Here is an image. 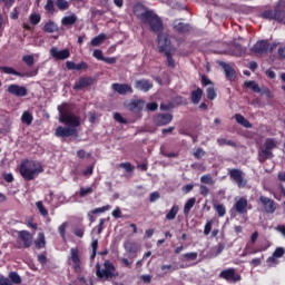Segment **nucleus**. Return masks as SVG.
Listing matches in <instances>:
<instances>
[{
	"label": "nucleus",
	"instance_id": "obj_45",
	"mask_svg": "<svg viewBox=\"0 0 285 285\" xmlns=\"http://www.w3.org/2000/svg\"><path fill=\"white\" fill-rule=\"evenodd\" d=\"M36 206L40 213V215H42V217H47L48 215V209H46V207L43 206V202L39 200L36 203Z\"/></svg>",
	"mask_w": 285,
	"mask_h": 285
},
{
	"label": "nucleus",
	"instance_id": "obj_6",
	"mask_svg": "<svg viewBox=\"0 0 285 285\" xmlns=\"http://www.w3.org/2000/svg\"><path fill=\"white\" fill-rule=\"evenodd\" d=\"M277 148V140L273 138H267L263 145V148L258 150V161L259 164H265L267 159H273V150Z\"/></svg>",
	"mask_w": 285,
	"mask_h": 285
},
{
	"label": "nucleus",
	"instance_id": "obj_27",
	"mask_svg": "<svg viewBox=\"0 0 285 285\" xmlns=\"http://www.w3.org/2000/svg\"><path fill=\"white\" fill-rule=\"evenodd\" d=\"M35 246L38 250H41V248H46V234H43V232H40L38 234V237L35 240Z\"/></svg>",
	"mask_w": 285,
	"mask_h": 285
},
{
	"label": "nucleus",
	"instance_id": "obj_38",
	"mask_svg": "<svg viewBox=\"0 0 285 285\" xmlns=\"http://www.w3.org/2000/svg\"><path fill=\"white\" fill-rule=\"evenodd\" d=\"M9 281L11 282V284L19 285V284H21V276L17 272H10L9 273Z\"/></svg>",
	"mask_w": 285,
	"mask_h": 285
},
{
	"label": "nucleus",
	"instance_id": "obj_23",
	"mask_svg": "<svg viewBox=\"0 0 285 285\" xmlns=\"http://www.w3.org/2000/svg\"><path fill=\"white\" fill-rule=\"evenodd\" d=\"M174 30L178 32L179 35H186V32H190L191 27L188 23L184 22H174Z\"/></svg>",
	"mask_w": 285,
	"mask_h": 285
},
{
	"label": "nucleus",
	"instance_id": "obj_43",
	"mask_svg": "<svg viewBox=\"0 0 285 285\" xmlns=\"http://www.w3.org/2000/svg\"><path fill=\"white\" fill-rule=\"evenodd\" d=\"M200 183L207 184L208 186H213V184H215V180L213 179V176H210V174H207L200 177Z\"/></svg>",
	"mask_w": 285,
	"mask_h": 285
},
{
	"label": "nucleus",
	"instance_id": "obj_51",
	"mask_svg": "<svg viewBox=\"0 0 285 285\" xmlns=\"http://www.w3.org/2000/svg\"><path fill=\"white\" fill-rule=\"evenodd\" d=\"M73 235H76V237H80L82 238L83 235H86V227L81 226V227H76L73 229Z\"/></svg>",
	"mask_w": 285,
	"mask_h": 285
},
{
	"label": "nucleus",
	"instance_id": "obj_22",
	"mask_svg": "<svg viewBox=\"0 0 285 285\" xmlns=\"http://www.w3.org/2000/svg\"><path fill=\"white\" fill-rule=\"evenodd\" d=\"M0 70L4 72V75H14L16 77H32V73L20 72L14 70L12 67H1Z\"/></svg>",
	"mask_w": 285,
	"mask_h": 285
},
{
	"label": "nucleus",
	"instance_id": "obj_31",
	"mask_svg": "<svg viewBox=\"0 0 285 285\" xmlns=\"http://www.w3.org/2000/svg\"><path fill=\"white\" fill-rule=\"evenodd\" d=\"M177 213H179V205H174L170 210L166 214V219L173 222L177 217Z\"/></svg>",
	"mask_w": 285,
	"mask_h": 285
},
{
	"label": "nucleus",
	"instance_id": "obj_64",
	"mask_svg": "<svg viewBox=\"0 0 285 285\" xmlns=\"http://www.w3.org/2000/svg\"><path fill=\"white\" fill-rule=\"evenodd\" d=\"M146 108H147V110L155 112V110H157V108H159V105H157V102H149V104H147Z\"/></svg>",
	"mask_w": 285,
	"mask_h": 285
},
{
	"label": "nucleus",
	"instance_id": "obj_35",
	"mask_svg": "<svg viewBox=\"0 0 285 285\" xmlns=\"http://www.w3.org/2000/svg\"><path fill=\"white\" fill-rule=\"evenodd\" d=\"M104 41H106V33H99L91 40V46L94 47L101 46Z\"/></svg>",
	"mask_w": 285,
	"mask_h": 285
},
{
	"label": "nucleus",
	"instance_id": "obj_1",
	"mask_svg": "<svg viewBox=\"0 0 285 285\" xmlns=\"http://www.w3.org/2000/svg\"><path fill=\"white\" fill-rule=\"evenodd\" d=\"M144 22L148 23L151 32L158 33V50L164 52L167 58L168 68H175V59L170 52V38L164 32V22L155 11L144 7Z\"/></svg>",
	"mask_w": 285,
	"mask_h": 285
},
{
	"label": "nucleus",
	"instance_id": "obj_54",
	"mask_svg": "<svg viewBox=\"0 0 285 285\" xmlns=\"http://www.w3.org/2000/svg\"><path fill=\"white\" fill-rule=\"evenodd\" d=\"M114 119L118 124H128V120L126 118L121 117V114H119V112L114 114Z\"/></svg>",
	"mask_w": 285,
	"mask_h": 285
},
{
	"label": "nucleus",
	"instance_id": "obj_17",
	"mask_svg": "<svg viewBox=\"0 0 285 285\" xmlns=\"http://www.w3.org/2000/svg\"><path fill=\"white\" fill-rule=\"evenodd\" d=\"M173 121L171 114H158L154 117V124L156 126H168Z\"/></svg>",
	"mask_w": 285,
	"mask_h": 285
},
{
	"label": "nucleus",
	"instance_id": "obj_20",
	"mask_svg": "<svg viewBox=\"0 0 285 285\" xmlns=\"http://www.w3.org/2000/svg\"><path fill=\"white\" fill-rule=\"evenodd\" d=\"M125 250L129 254V259H134L139 253V245L137 243L127 242L125 243Z\"/></svg>",
	"mask_w": 285,
	"mask_h": 285
},
{
	"label": "nucleus",
	"instance_id": "obj_29",
	"mask_svg": "<svg viewBox=\"0 0 285 285\" xmlns=\"http://www.w3.org/2000/svg\"><path fill=\"white\" fill-rule=\"evenodd\" d=\"M43 32L52 33L59 30V27L56 24L55 21L49 20L42 28Z\"/></svg>",
	"mask_w": 285,
	"mask_h": 285
},
{
	"label": "nucleus",
	"instance_id": "obj_47",
	"mask_svg": "<svg viewBox=\"0 0 285 285\" xmlns=\"http://www.w3.org/2000/svg\"><path fill=\"white\" fill-rule=\"evenodd\" d=\"M118 166L119 168L126 170V173H132L135 170V166H132L130 163H120Z\"/></svg>",
	"mask_w": 285,
	"mask_h": 285
},
{
	"label": "nucleus",
	"instance_id": "obj_33",
	"mask_svg": "<svg viewBox=\"0 0 285 285\" xmlns=\"http://www.w3.org/2000/svg\"><path fill=\"white\" fill-rule=\"evenodd\" d=\"M134 14L137 17V19H140V21H144V4H136L134 7Z\"/></svg>",
	"mask_w": 285,
	"mask_h": 285
},
{
	"label": "nucleus",
	"instance_id": "obj_13",
	"mask_svg": "<svg viewBox=\"0 0 285 285\" xmlns=\"http://www.w3.org/2000/svg\"><path fill=\"white\" fill-rule=\"evenodd\" d=\"M124 107L127 108V110H130V112H139L144 108V100L139 99H132L131 101H125Z\"/></svg>",
	"mask_w": 285,
	"mask_h": 285
},
{
	"label": "nucleus",
	"instance_id": "obj_10",
	"mask_svg": "<svg viewBox=\"0 0 285 285\" xmlns=\"http://www.w3.org/2000/svg\"><path fill=\"white\" fill-rule=\"evenodd\" d=\"M7 91L13 97H28V88L17 83L9 85Z\"/></svg>",
	"mask_w": 285,
	"mask_h": 285
},
{
	"label": "nucleus",
	"instance_id": "obj_26",
	"mask_svg": "<svg viewBox=\"0 0 285 285\" xmlns=\"http://www.w3.org/2000/svg\"><path fill=\"white\" fill-rule=\"evenodd\" d=\"M202 97H204V90L202 88H197L196 90L191 91L190 99L195 106L202 101Z\"/></svg>",
	"mask_w": 285,
	"mask_h": 285
},
{
	"label": "nucleus",
	"instance_id": "obj_58",
	"mask_svg": "<svg viewBox=\"0 0 285 285\" xmlns=\"http://www.w3.org/2000/svg\"><path fill=\"white\" fill-rule=\"evenodd\" d=\"M210 230H213V220H208L204 228V235H210Z\"/></svg>",
	"mask_w": 285,
	"mask_h": 285
},
{
	"label": "nucleus",
	"instance_id": "obj_59",
	"mask_svg": "<svg viewBox=\"0 0 285 285\" xmlns=\"http://www.w3.org/2000/svg\"><path fill=\"white\" fill-rule=\"evenodd\" d=\"M199 193L203 197H208V195L210 194V189H208L205 185H200Z\"/></svg>",
	"mask_w": 285,
	"mask_h": 285
},
{
	"label": "nucleus",
	"instance_id": "obj_61",
	"mask_svg": "<svg viewBox=\"0 0 285 285\" xmlns=\"http://www.w3.org/2000/svg\"><path fill=\"white\" fill-rule=\"evenodd\" d=\"M175 108V104L167 102V104H160V110H173Z\"/></svg>",
	"mask_w": 285,
	"mask_h": 285
},
{
	"label": "nucleus",
	"instance_id": "obj_60",
	"mask_svg": "<svg viewBox=\"0 0 285 285\" xmlns=\"http://www.w3.org/2000/svg\"><path fill=\"white\" fill-rule=\"evenodd\" d=\"M204 155H206V151H204V149H202V148H197L194 151L195 159H200L202 157H204Z\"/></svg>",
	"mask_w": 285,
	"mask_h": 285
},
{
	"label": "nucleus",
	"instance_id": "obj_11",
	"mask_svg": "<svg viewBox=\"0 0 285 285\" xmlns=\"http://www.w3.org/2000/svg\"><path fill=\"white\" fill-rule=\"evenodd\" d=\"M234 209L238 215H246L248 213V199L246 197L238 198L234 204Z\"/></svg>",
	"mask_w": 285,
	"mask_h": 285
},
{
	"label": "nucleus",
	"instance_id": "obj_42",
	"mask_svg": "<svg viewBox=\"0 0 285 285\" xmlns=\"http://www.w3.org/2000/svg\"><path fill=\"white\" fill-rule=\"evenodd\" d=\"M207 92V99L210 101H214V99H217V91L215 90V87H208L206 89Z\"/></svg>",
	"mask_w": 285,
	"mask_h": 285
},
{
	"label": "nucleus",
	"instance_id": "obj_9",
	"mask_svg": "<svg viewBox=\"0 0 285 285\" xmlns=\"http://www.w3.org/2000/svg\"><path fill=\"white\" fill-rule=\"evenodd\" d=\"M259 202L265 213H267L268 215H273V213L277 210V205L275 204V200H273L272 198H268L266 196H261Z\"/></svg>",
	"mask_w": 285,
	"mask_h": 285
},
{
	"label": "nucleus",
	"instance_id": "obj_7",
	"mask_svg": "<svg viewBox=\"0 0 285 285\" xmlns=\"http://www.w3.org/2000/svg\"><path fill=\"white\" fill-rule=\"evenodd\" d=\"M228 175L230 179L235 181L238 188H246V184H248V180L244 178V171H242V169H237V168L229 169Z\"/></svg>",
	"mask_w": 285,
	"mask_h": 285
},
{
	"label": "nucleus",
	"instance_id": "obj_16",
	"mask_svg": "<svg viewBox=\"0 0 285 285\" xmlns=\"http://www.w3.org/2000/svg\"><path fill=\"white\" fill-rule=\"evenodd\" d=\"M50 55L53 59H57L58 61H63V59H69L70 58V50L69 49H63L60 50L57 47H52L50 49Z\"/></svg>",
	"mask_w": 285,
	"mask_h": 285
},
{
	"label": "nucleus",
	"instance_id": "obj_3",
	"mask_svg": "<svg viewBox=\"0 0 285 285\" xmlns=\"http://www.w3.org/2000/svg\"><path fill=\"white\" fill-rule=\"evenodd\" d=\"M19 173L24 181H35L43 173V166L37 160L26 159L21 161Z\"/></svg>",
	"mask_w": 285,
	"mask_h": 285
},
{
	"label": "nucleus",
	"instance_id": "obj_32",
	"mask_svg": "<svg viewBox=\"0 0 285 285\" xmlns=\"http://www.w3.org/2000/svg\"><path fill=\"white\" fill-rule=\"evenodd\" d=\"M245 88H250L253 92H262V88H259V85L255 82V80H248L244 82Z\"/></svg>",
	"mask_w": 285,
	"mask_h": 285
},
{
	"label": "nucleus",
	"instance_id": "obj_15",
	"mask_svg": "<svg viewBox=\"0 0 285 285\" xmlns=\"http://www.w3.org/2000/svg\"><path fill=\"white\" fill-rule=\"evenodd\" d=\"M95 83V78L92 77H80L78 81L73 85V90H83V88H89Z\"/></svg>",
	"mask_w": 285,
	"mask_h": 285
},
{
	"label": "nucleus",
	"instance_id": "obj_19",
	"mask_svg": "<svg viewBox=\"0 0 285 285\" xmlns=\"http://www.w3.org/2000/svg\"><path fill=\"white\" fill-rule=\"evenodd\" d=\"M111 88L115 90V92H118V95H128V92L132 95V87H130L128 83L116 82L111 85Z\"/></svg>",
	"mask_w": 285,
	"mask_h": 285
},
{
	"label": "nucleus",
	"instance_id": "obj_30",
	"mask_svg": "<svg viewBox=\"0 0 285 285\" xmlns=\"http://www.w3.org/2000/svg\"><path fill=\"white\" fill-rule=\"evenodd\" d=\"M197 199L195 197L189 198L184 206V215H190V210H193Z\"/></svg>",
	"mask_w": 285,
	"mask_h": 285
},
{
	"label": "nucleus",
	"instance_id": "obj_4",
	"mask_svg": "<svg viewBox=\"0 0 285 285\" xmlns=\"http://www.w3.org/2000/svg\"><path fill=\"white\" fill-rule=\"evenodd\" d=\"M261 17L268 21H277V23L285 24V0H278L274 6V9L263 11Z\"/></svg>",
	"mask_w": 285,
	"mask_h": 285
},
{
	"label": "nucleus",
	"instance_id": "obj_5",
	"mask_svg": "<svg viewBox=\"0 0 285 285\" xmlns=\"http://www.w3.org/2000/svg\"><path fill=\"white\" fill-rule=\"evenodd\" d=\"M102 266L99 263L96 265V277L98 279H115V277H118L117 267L112 262L105 261Z\"/></svg>",
	"mask_w": 285,
	"mask_h": 285
},
{
	"label": "nucleus",
	"instance_id": "obj_57",
	"mask_svg": "<svg viewBox=\"0 0 285 285\" xmlns=\"http://www.w3.org/2000/svg\"><path fill=\"white\" fill-rule=\"evenodd\" d=\"M259 94L265 95L267 99H273V92H271V89H268V87L262 88Z\"/></svg>",
	"mask_w": 285,
	"mask_h": 285
},
{
	"label": "nucleus",
	"instance_id": "obj_56",
	"mask_svg": "<svg viewBox=\"0 0 285 285\" xmlns=\"http://www.w3.org/2000/svg\"><path fill=\"white\" fill-rule=\"evenodd\" d=\"M262 262H264V255H262V257L259 258H253L249 264L250 266L257 267V266H262Z\"/></svg>",
	"mask_w": 285,
	"mask_h": 285
},
{
	"label": "nucleus",
	"instance_id": "obj_37",
	"mask_svg": "<svg viewBox=\"0 0 285 285\" xmlns=\"http://www.w3.org/2000/svg\"><path fill=\"white\" fill-rule=\"evenodd\" d=\"M217 144L218 146H230L232 148H237V142L228 140L226 138H218Z\"/></svg>",
	"mask_w": 285,
	"mask_h": 285
},
{
	"label": "nucleus",
	"instance_id": "obj_63",
	"mask_svg": "<svg viewBox=\"0 0 285 285\" xmlns=\"http://www.w3.org/2000/svg\"><path fill=\"white\" fill-rule=\"evenodd\" d=\"M75 70H88V62H80V63H76V69Z\"/></svg>",
	"mask_w": 285,
	"mask_h": 285
},
{
	"label": "nucleus",
	"instance_id": "obj_55",
	"mask_svg": "<svg viewBox=\"0 0 285 285\" xmlns=\"http://www.w3.org/2000/svg\"><path fill=\"white\" fill-rule=\"evenodd\" d=\"M284 255H285L284 247H277L273 253V257H276V258L284 257Z\"/></svg>",
	"mask_w": 285,
	"mask_h": 285
},
{
	"label": "nucleus",
	"instance_id": "obj_21",
	"mask_svg": "<svg viewBox=\"0 0 285 285\" xmlns=\"http://www.w3.org/2000/svg\"><path fill=\"white\" fill-rule=\"evenodd\" d=\"M106 210H110V205H106V206L98 207V208L90 210L87 215L90 224H95V222H96V218L94 215H99L101 213H106Z\"/></svg>",
	"mask_w": 285,
	"mask_h": 285
},
{
	"label": "nucleus",
	"instance_id": "obj_18",
	"mask_svg": "<svg viewBox=\"0 0 285 285\" xmlns=\"http://www.w3.org/2000/svg\"><path fill=\"white\" fill-rule=\"evenodd\" d=\"M18 237L23 243V248H30V246H32V244H33V240H32L33 236H32V234H30V232H28V230H20L18 233Z\"/></svg>",
	"mask_w": 285,
	"mask_h": 285
},
{
	"label": "nucleus",
	"instance_id": "obj_48",
	"mask_svg": "<svg viewBox=\"0 0 285 285\" xmlns=\"http://www.w3.org/2000/svg\"><path fill=\"white\" fill-rule=\"evenodd\" d=\"M92 187H81L79 191V197H86L87 195H92Z\"/></svg>",
	"mask_w": 285,
	"mask_h": 285
},
{
	"label": "nucleus",
	"instance_id": "obj_36",
	"mask_svg": "<svg viewBox=\"0 0 285 285\" xmlns=\"http://www.w3.org/2000/svg\"><path fill=\"white\" fill-rule=\"evenodd\" d=\"M33 119L35 118L32 117V114H30V111H23V114L21 116L22 124H26L27 126H30L32 124Z\"/></svg>",
	"mask_w": 285,
	"mask_h": 285
},
{
	"label": "nucleus",
	"instance_id": "obj_44",
	"mask_svg": "<svg viewBox=\"0 0 285 285\" xmlns=\"http://www.w3.org/2000/svg\"><path fill=\"white\" fill-rule=\"evenodd\" d=\"M197 257H198L197 252H190V253L183 254V258L185 259V262H195V259H197Z\"/></svg>",
	"mask_w": 285,
	"mask_h": 285
},
{
	"label": "nucleus",
	"instance_id": "obj_25",
	"mask_svg": "<svg viewBox=\"0 0 285 285\" xmlns=\"http://www.w3.org/2000/svg\"><path fill=\"white\" fill-rule=\"evenodd\" d=\"M77 14L71 13L69 16H65L61 19V24L65 26L66 28L70 27V26H75V23H77Z\"/></svg>",
	"mask_w": 285,
	"mask_h": 285
},
{
	"label": "nucleus",
	"instance_id": "obj_50",
	"mask_svg": "<svg viewBox=\"0 0 285 285\" xmlns=\"http://www.w3.org/2000/svg\"><path fill=\"white\" fill-rule=\"evenodd\" d=\"M46 12H50L51 14L55 13V1L52 0H47V3L45 6Z\"/></svg>",
	"mask_w": 285,
	"mask_h": 285
},
{
	"label": "nucleus",
	"instance_id": "obj_2",
	"mask_svg": "<svg viewBox=\"0 0 285 285\" xmlns=\"http://www.w3.org/2000/svg\"><path fill=\"white\" fill-rule=\"evenodd\" d=\"M58 112L60 115V124H63L67 127H57L55 132L56 137H62L63 139L68 137H77V128L81 126V117L72 114V110H70V105H68L67 102L58 106Z\"/></svg>",
	"mask_w": 285,
	"mask_h": 285
},
{
	"label": "nucleus",
	"instance_id": "obj_24",
	"mask_svg": "<svg viewBox=\"0 0 285 285\" xmlns=\"http://www.w3.org/2000/svg\"><path fill=\"white\" fill-rule=\"evenodd\" d=\"M220 66L224 69L226 79L229 81H235V69H233V67L226 62H220Z\"/></svg>",
	"mask_w": 285,
	"mask_h": 285
},
{
	"label": "nucleus",
	"instance_id": "obj_39",
	"mask_svg": "<svg viewBox=\"0 0 285 285\" xmlns=\"http://www.w3.org/2000/svg\"><path fill=\"white\" fill-rule=\"evenodd\" d=\"M214 209L216 210L218 217H224L226 215V206H224V204H215Z\"/></svg>",
	"mask_w": 285,
	"mask_h": 285
},
{
	"label": "nucleus",
	"instance_id": "obj_14",
	"mask_svg": "<svg viewBox=\"0 0 285 285\" xmlns=\"http://www.w3.org/2000/svg\"><path fill=\"white\" fill-rule=\"evenodd\" d=\"M70 255L75 273H81V258L79 257V248L72 247L70 249Z\"/></svg>",
	"mask_w": 285,
	"mask_h": 285
},
{
	"label": "nucleus",
	"instance_id": "obj_40",
	"mask_svg": "<svg viewBox=\"0 0 285 285\" xmlns=\"http://www.w3.org/2000/svg\"><path fill=\"white\" fill-rule=\"evenodd\" d=\"M91 248H92V253L90 255V259H91V262H95V257H97V249L99 248V240L98 239H94L91 242Z\"/></svg>",
	"mask_w": 285,
	"mask_h": 285
},
{
	"label": "nucleus",
	"instance_id": "obj_34",
	"mask_svg": "<svg viewBox=\"0 0 285 285\" xmlns=\"http://www.w3.org/2000/svg\"><path fill=\"white\" fill-rule=\"evenodd\" d=\"M233 53L235 57H244V55H246V47H243L242 45H235Z\"/></svg>",
	"mask_w": 285,
	"mask_h": 285
},
{
	"label": "nucleus",
	"instance_id": "obj_53",
	"mask_svg": "<svg viewBox=\"0 0 285 285\" xmlns=\"http://www.w3.org/2000/svg\"><path fill=\"white\" fill-rule=\"evenodd\" d=\"M92 57H95V59H98V61H104V51H101V49H95Z\"/></svg>",
	"mask_w": 285,
	"mask_h": 285
},
{
	"label": "nucleus",
	"instance_id": "obj_49",
	"mask_svg": "<svg viewBox=\"0 0 285 285\" xmlns=\"http://www.w3.org/2000/svg\"><path fill=\"white\" fill-rule=\"evenodd\" d=\"M66 228H68V223H62L58 228L59 235L63 242H66Z\"/></svg>",
	"mask_w": 285,
	"mask_h": 285
},
{
	"label": "nucleus",
	"instance_id": "obj_28",
	"mask_svg": "<svg viewBox=\"0 0 285 285\" xmlns=\"http://www.w3.org/2000/svg\"><path fill=\"white\" fill-rule=\"evenodd\" d=\"M234 117L237 124H239L244 128H253V124H250V121H248V119H246L242 114H236Z\"/></svg>",
	"mask_w": 285,
	"mask_h": 285
},
{
	"label": "nucleus",
	"instance_id": "obj_41",
	"mask_svg": "<svg viewBox=\"0 0 285 285\" xmlns=\"http://www.w3.org/2000/svg\"><path fill=\"white\" fill-rule=\"evenodd\" d=\"M29 20L32 26H39V23H41V14L31 13Z\"/></svg>",
	"mask_w": 285,
	"mask_h": 285
},
{
	"label": "nucleus",
	"instance_id": "obj_62",
	"mask_svg": "<svg viewBox=\"0 0 285 285\" xmlns=\"http://www.w3.org/2000/svg\"><path fill=\"white\" fill-rule=\"evenodd\" d=\"M193 188H195V185L193 184H187L183 186L181 190L185 193V195H188V193H191Z\"/></svg>",
	"mask_w": 285,
	"mask_h": 285
},
{
	"label": "nucleus",
	"instance_id": "obj_52",
	"mask_svg": "<svg viewBox=\"0 0 285 285\" xmlns=\"http://www.w3.org/2000/svg\"><path fill=\"white\" fill-rule=\"evenodd\" d=\"M22 61H24L29 67L35 66V57L31 55L23 56Z\"/></svg>",
	"mask_w": 285,
	"mask_h": 285
},
{
	"label": "nucleus",
	"instance_id": "obj_12",
	"mask_svg": "<svg viewBox=\"0 0 285 285\" xmlns=\"http://www.w3.org/2000/svg\"><path fill=\"white\" fill-rule=\"evenodd\" d=\"M268 48H271L268 40H259L253 46L252 52H255V55H266Z\"/></svg>",
	"mask_w": 285,
	"mask_h": 285
},
{
	"label": "nucleus",
	"instance_id": "obj_46",
	"mask_svg": "<svg viewBox=\"0 0 285 285\" xmlns=\"http://www.w3.org/2000/svg\"><path fill=\"white\" fill-rule=\"evenodd\" d=\"M56 6L60 10H68L70 8V3L67 0H57Z\"/></svg>",
	"mask_w": 285,
	"mask_h": 285
},
{
	"label": "nucleus",
	"instance_id": "obj_8",
	"mask_svg": "<svg viewBox=\"0 0 285 285\" xmlns=\"http://www.w3.org/2000/svg\"><path fill=\"white\" fill-rule=\"evenodd\" d=\"M220 279H225L230 284H237V282H242V276L235 272V268L230 267L224 269L219 273Z\"/></svg>",
	"mask_w": 285,
	"mask_h": 285
}]
</instances>
